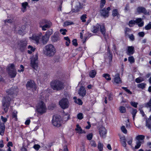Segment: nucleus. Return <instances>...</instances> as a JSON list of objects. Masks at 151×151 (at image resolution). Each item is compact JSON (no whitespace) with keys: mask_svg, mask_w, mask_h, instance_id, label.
I'll use <instances>...</instances> for the list:
<instances>
[{"mask_svg":"<svg viewBox=\"0 0 151 151\" xmlns=\"http://www.w3.org/2000/svg\"><path fill=\"white\" fill-rule=\"evenodd\" d=\"M146 84L145 83H142L137 84V86L138 88L143 89L145 87Z\"/></svg>","mask_w":151,"mask_h":151,"instance_id":"31","label":"nucleus"},{"mask_svg":"<svg viewBox=\"0 0 151 151\" xmlns=\"http://www.w3.org/2000/svg\"><path fill=\"white\" fill-rule=\"evenodd\" d=\"M45 54L47 56L51 57L53 56L56 52V49L54 46L51 44H49L45 47Z\"/></svg>","mask_w":151,"mask_h":151,"instance_id":"3","label":"nucleus"},{"mask_svg":"<svg viewBox=\"0 0 151 151\" xmlns=\"http://www.w3.org/2000/svg\"><path fill=\"white\" fill-rule=\"evenodd\" d=\"M93 137V134L92 133L89 134L87 135V138L88 140H91Z\"/></svg>","mask_w":151,"mask_h":151,"instance_id":"55","label":"nucleus"},{"mask_svg":"<svg viewBox=\"0 0 151 151\" xmlns=\"http://www.w3.org/2000/svg\"><path fill=\"white\" fill-rule=\"evenodd\" d=\"M52 123L54 126L59 127L61 125V121L60 118L59 116H54L52 120Z\"/></svg>","mask_w":151,"mask_h":151,"instance_id":"9","label":"nucleus"},{"mask_svg":"<svg viewBox=\"0 0 151 151\" xmlns=\"http://www.w3.org/2000/svg\"><path fill=\"white\" fill-rule=\"evenodd\" d=\"M106 3L105 0H101L100 4V7L101 8H102L104 5Z\"/></svg>","mask_w":151,"mask_h":151,"instance_id":"51","label":"nucleus"},{"mask_svg":"<svg viewBox=\"0 0 151 151\" xmlns=\"http://www.w3.org/2000/svg\"><path fill=\"white\" fill-rule=\"evenodd\" d=\"M103 77L105 78V79L107 81H110L111 80V78L110 77V76L109 74L107 73H105L103 74Z\"/></svg>","mask_w":151,"mask_h":151,"instance_id":"34","label":"nucleus"},{"mask_svg":"<svg viewBox=\"0 0 151 151\" xmlns=\"http://www.w3.org/2000/svg\"><path fill=\"white\" fill-rule=\"evenodd\" d=\"M76 130L78 131V132L79 133H85V132L82 130L78 124L76 125V128L75 129Z\"/></svg>","mask_w":151,"mask_h":151,"instance_id":"22","label":"nucleus"},{"mask_svg":"<svg viewBox=\"0 0 151 151\" xmlns=\"http://www.w3.org/2000/svg\"><path fill=\"white\" fill-rule=\"evenodd\" d=\"M51 38L52 41L54 42H55L57 41L59 39V37H58L55 36H52Z\"/></svg>","mask_w":151,"mask_h":151,"instance_id":"37","label":"nucleus"},{"mask_svg":"<svg viewBox=\"0 0 151 151\" xmlns=\"http://www.w3.org/2000/svg\"><path fill=\"white\" fill-rule=\"evenodd\" d=\"M146 126L149 129L151 127V123L150 120L149 119H146Z\"/></svg>","mask_w":151,"mask_h":151,"instance_id":"32","label":"nucleus"},{"mask_svg":"<svg viewBox=\"0 0 151 151\" xmlns=\"http://www.w3.org/2000/svg\"><path fill=\"white\" fill-rule=\"evenodd\" d=\"M90 145L92 147H96L97 146V144L96 142L93 140H91L90 141Z\"/></svg>","mask_w":151,"mask_h":151,"instance_id":"41","label":"nucleus"},{"mask_svg":"<svg viewBox=\"0 0 151 151\" xmlns=\"http://www.w3.org/2000/svg\"><path fill=\"white\" fill-rule=\"evenodd\" d=\"M78 93L80 96L83 97L86 94V90L83 86H81L79 90Z\"/></svg>","mask_w":151,"mask_h":151,"instance_id":"16","label":"nucleus"},{"mask_svg":"<svg viewBox=\"0 0 151 151\" xmlns=\"http://www.w3.org/2000/svg\"><path fill=\"white\" fill-rule=\"evenodd\" d=\"M145 136L143 135H138L137 136L136 139L138 140V141H139L140 140H143L145 139Z\"/></svg>","mask_w":151,"mask_h":151,"instance_id":"35","label":"nucleus"},{"mask_svg":"<svg viewBox=\"0 0 151 151\" xmlns=\"http://www.w3.org/2000/svg\"><path fill=\"white\" fill-rule=\"evenodd\" d=\"M120 141L121 144L123 146L126 147V139L125 137H121L120 138Z\"/></svg>","mask_w":151,"mask_h":151,"instance_id":"21","label":"nucleus"},{"mask_svg":"<svg viewBox=\"0 0 151 151\" xmlns=\"http://www.w3.org/2000/svg\"><path fill=\"white\" fill-rule=\"evenodd\" d=\"M37 112L41 114L46 112L47 108L45 103L42 101L39 102L36 106Z\"/></svg>","mask_w":151,"mask_h":151,"instance_id":"5","label":"nucleus"},{"mask_svg":"<svg viewBox=\"0 0 151 151\" xmlns=\"http://www.w3.org/2000/svg\"><path fill=\"white\" fill-rule=\"evenodd\" d=\"M136 145L135 146V149H138L141 145V142L140 141H137L136 142Z\"/></svg>","mask_w":151,"mask_h":151,"instance_id":"43","label":"nucleus"},{"mask_svg":"<svg viewBox=\"0 0 151 151\" xmlns=\"http://www.w3.org/2000/svg\"><path fill=\"white\" fill-rule=\"evenodd\" d=\"M59 104L60 106L63 109L68 108L69 102L67 98H63L59 101Z\"/></svg>","mask_w":151,"mask_h":151,"instance_id":"8","label":"nucleus"},{"mask_svg":"<svg viewBox=\"0 0 151 151\" xmlns=\"http://www.w3.org/2000/svg\"><path fill=\"white\" fill-rule=\"evenodd\" d=\"M129 37L130 39L132 41H133L134 40V35L133 34H131L129 35Z\"/></svg>","mask_w":151,"mask_h":151,"instance_id":"62","label":"nucleus"},{"mask_svg":"<svg viewBox=\"0 0 151 151\" xmlns=\"http://www.w3.org/2000/svg\"><path fill=\"white\" fill-rule=\"evenodd\" d=\"M112 15L114 17H115L116 16L118 17V15H119L117 9H114L113 10L112 12Z\"/></svg>","mask_w":151,"mask_h":151,"instance_id":"30","label":"nucleus"},{"mask_svg":"<svg viewBox=\"0 0 151 151\" xmlns=\"http://www.w3.org/2000/svg\"><path fill=\"white\" fill-rule=\"evenodd\" d=\"M121 129L122 132L124 133L125 134H127V131L126 129L124 126H122L121 128Z\"/></svg>","mask_w":151,"mask_h":151,"instance_id":"50","label":"nucleus"},{"mask_svg":"<svg viewBox=\"0 0 151 151\" xmlns=\"http://www.w3.org/2000/svg\"><path fill=\"white\" fill-rule=\"evenodd\" d=\"M110 7H109L106 9L105 8L101 10L100 13L101 15L105 17H108L109 16V12L110 10Z\"/></svg>","mask_w":151,"mask_h":151,"instance_id":"11","label":"nucleus"},{"mask_svg":"<svg viewBox=\"0 0 151 151\" xmlns=\"http://www.w3.org/2000/svg\"><path fill=\"white\" fill-rule=\"evenodd\" d=\"M33 147L36 150H38L40 148V147L39 145L36 144Z\"/></svg>","mask_w":151,"mask_h":151,"instance_id":"59","label":"nucleus"},{"mask_svg":"<svg viewBox=\"0 0 151 151\" xmlns=\"http://www.w3.org/2000/svg\"><path fill=\"white\" fill-rule=\"evenodd\" d=\"M69 115L66 114L64 116L63 119L64 121H67L69 119Z\"/></svg>","mask_w":151,"mask_h":151,"instance_id":"49","label":"nucleus"},{"mask_svg":"<svg viewBox=\"0 0 151 151\" xmlns=\"http://www.w3.org/2000/svg\"><path fill=\"white\" fill-rule=\"evenodd\" d=\"M20 70L19 69L18 70V71L19 72H23L24 71V66L22 65H21L20 66Z\"/></svg>","mask_w":151,"mask_h":151,"instance_id":"61","label":"nucleus"},{"mask_svg":"<svg viewBox=\"0 0 151 151\" xmlns=\"http://www.w3.org/2000/svg\"><path fill=\"white\" fill-rule=\"evenodd\" d=\"M28 4L27 2H25L23 3L22 4V11L23 12H24L26 10V9L27 7L28 6Z\"/></svg>","mask_w":151,"mask_h":151,"instance_id":"28","label":"nucleus"},{"mask_svg":"<svg viewBox=\"0 0 151 151\" xmlns=\"http://www.w3.org/2000/svg\"><path fill=\"white\" fill-rule=\"evenodd\" d=\"M135 24V20H131L129 22V27H132L133 26V24Z\"/></svg>","mask_w":151,"mask_h":151,"instance_id":"45","label":"nucleus"},{"mask_svg":"<svg viewBox=\"0 0 151 151\" xmlns=\"http://www.w3.org/2000/svg\"><path fill=\"white\" fill-rule=\"evenodd\" d=\"M17 112H13L12 113V117L13 118H15V120L16 121L17 120Z\"/></svg>","mask_w":151,"mask_h":151,"instance_id":"57","label":"nucleus"},{"mask_svg":"<svg viewBox=\"0 0 151 151\" xmlns=\"http://www.w3.org/2000/svg\"><path fill=\"white\" fill-rule=\"evenodd\" d=\"M51 86L52 88L55 90H60L64 88L63 83L58 81H55L52 82Z\"/></svg>","mask_w":151,"mask_h":151,"instance_id":"4","label":"nucleus"},{"mask_svg":"<svg viewBox=\"0 0 151 151\" xmlns=\"http://www.w3.org/2000/svg\"><path fill=\"white\" fill-rule=\"evenodd\" d=\"M74 102L80 105H81L83 104L82 101L80 99H78L77 100H75Z\"/></svg>","mask_w":151,"mask_h":151,"instance_id":"54","label":"nucleus"},{"mask_svg":"<svg viewBox=\"0 0 151 151\" xmlns=\"http://www.w3.org/2000/svg\"><path fill=\"white\" fill-rule=\"evenodd\" d=\"M16 89L14 87H12L11 88L8 90L6 92L8 95L5 96L2 100V108L5 113L8 111L10 105L11 99L9 96H11L14 93Z\"/></svg>","mask_w":151,"mask_h":151,"instance_id":"1","label":"nucleus"},{"mask_svg":"<svg viewBox=\"0 0 151 151\" xmlns=\"http://www.w3.org/2000/svg\"><path fill=\"white\" fill-rule=\"evenodd\" d=\"M53 31L52 29H50L45 33L46 36L49 38L50 36L53 33Z\"/></svg>","mask_w":151,"mask_h":151,"instance_id":"26","label":"nucleus"},{"mask_svg":"<svg viewBox=\"0 0 151 151\" xmlns=\"http://www.w3.org/2000/svg\"><path fill=\"white\" fill-rule=\"evenodd\" d=\"M83 7L82 4L80 2H78L76 3V5L74 8L73 9V11L74 12H76L79 11Z\"/></svg>","mask_w":151,"mask_h":151,"instance_id":"13","label":"nucleus"},{"mask_svg":"<svg viewBox=\"0 0 151 151\" xmlns=\"http://www.w3.org/2000/svg\"><path fill=\"white\" fill-rule=\"evenodd\" d=\"M49 21L45 19H42L40 21L39 23L40 27H42L46 24H47Z\"/></svg>","mask_w":151,"mask_h":151,"instance_id":"23","label":"nucleus"},{"mask_svg":"<svg viewBox=\"0 0 151 151\" xmlns=\"http://www.w3.org/2000/svg\"><path fill=\"white\" fill-rule=\"evenodd\" d=\"M128 61L131 63H133L134 62V59L133 56L129 57L128 58Z\"/></svg>","mask_w":151,"mask_h":151,"instance_id":"46","label":"nucleus"},{"mask_svg":"<svg viewBox=\"0 0 151 151\" xmlns=\"http://www.w3.org/2000/svg\"><path fill=\"white\" fill-rule=\"evenodd\" d=\"M27 88L28 89L31 88L33 90H36V86L34 82L31 80L27 81L26 85Z\"/></svg>","mask_w":151,"mask_h":151,"instance_id":"12","label":"nucleus"},{"mask_svg":"<svg viewBox=\"0 0 151 151\" xmlns=\"http://www.w3.org/2000/svg\"><path fill=\"white\" fill-rule=\"evenodd\" d=\"M119 109L121 113H125L126 111L125 108L123 106L120 107Z\"/></svg>","mask_w":151,"mask_h":151,"instance_id":"36","label":"nucleus"},{"mask_svg":"<svg viewBox=\"0 0 151 151\" xmlns=\"http://www.w3.org/2000/svg\"><path fill=\"white\" fill-rule=\"evenodd\" d=\"M73 45L74 46H77L78 45L77 40L76 39H74L72 41Z\"/></svg>","mask_w":151,"mask_h":151,"instance_id":"60","label":"nucleus"},{"mask_svg":"<svg viewBox=\"0 0 151 151\" xmlns=\"http://www.w3.org/2000/svg\"><path fill=\"white\" fill-rule=\"evenodd\" d=\"M83 118V114L82 113H80L77 115V118L80 120L82 119Z\"/></svg>","mask_w":151,"mask_h":151,"instance_id":"53","label":"nucleus"},{"mask_svg":"<svg viewBox=\"0 0 151 151\" xmlns=\"http://www.w3.org/2000/svg\"><path fill=\"white\" fill-rule=\"evenodd\" d=\"M107 51L108 52V56L110 60H111L112 59V54L111 53L109 48V47H108L107 49Z\"/></svg>","mask_w":151,"mask_h":151,"instance_id":"39","label":"nucleus"},{"mask_svg":"<svg viewBox=\"0 0 151 151\" xmlns=\"http://www.w3.org/2000/svg\"><path fill=\"white\" fill-rule=\"evenodd\" d=\"M60 32L62 34L64 35H65L66 32H67V30L66 29H62L60 30Z\"/></svg>","mask_w":151,"mask_h":151,"instance_id":"56","label":"nucleus"},{"mask_svg":"<svg viewBox=\"0 0 151 151\" xmlns=\"http://www.w3.org/2000/svg\"><path fill=\"white\" fill-rule=\"evenodd\" d=\"M74 23L73 22L70 21H66L64 23V26H67L68 25L73 24Z\"/></svg>","mask_w":151,"mask_h":151,"instance_id":"33","label":"nucleus"},{"mask_svg":"<svg viewBox=\"0 0 151 151\" xmlns=\"http://www.w3.org/2000/svg\"><path fill=\"white\" fill-rule=\"evenodd\" d=\"M87 18L86 15V14L83 15L81 17V20L82 22H85L86 21V19Z\"/></svg>","mask_w":151,"mask_h":151,"instance_id":"42","label":"nucleus"},{"mask_svg":"<svg viewBox=\"0 0 151 151\" xmlns=\"http://www.w3.org/2000/svg\"><path fill=\"white\" fill-rule=\"evenodd\" d=\"M5 130V127L3 126L1 127V130L0 129V135L2 136L4 135V133Z\"/></svg>","mask_w":151,"mask_h":151,"instance_id":"48","label":"nucleus"},{"mask_svg":"<svg viewBox=\"0 0 151 151\" xmlns=\"http://www.w3.org/2000/svg\"><path fill=\"white\" fill-rule=\"evenodd\" d=\"M114 79V82L116 83H121L119 77V74L118 73H117L115 75Z\"/></svg>","mask_w":151,"mask_h":151,"instance_id":"18","label":"nucleus"},{"mask_svg":"<svg viewBox=\"0 0 151 151\" xmlns=\"http://www.w3.org/2000/svg\"><path fill=\"white\" fill-rule=\"evenodd\" d=\"M101 32L104 35H105L106 30L104 26V25H100V27Z\"/></svg>","mask_w":151,"mask_h":151,"instance_id":"27","label":"nucleus"},{"mask_svg":"<svg viewBox=\"0 0 151 151\" xmlns=\"http://www.w3.org/2000/svg\"><path fill=\"white\" fill-rule=\"evenodd\" d=\"M2 121L4 122V123H5L7 121V119L6 118L4 117L3 116H1V117Z\"/></svg>","mask_w":151,"mask_h":151,"instance_id":"64","label":"nucleus"},{"mask_svg":"<svg viewBox=\"0 0 151 151\" xmlns=\"http://www.w3.org/2000/svg\"><path fill=\"white\" fill-rule=\"evenodd\" d=\"M27 44L26 39H23L20 40L18 42V47L21 51L23 52L26 48Z\"/></svg>","mask_w":151,"mask_h":151,"instance_id":"7","label":"nucleus"},{"mask_svg":"<svg viewBox=\"0 0 151 151\" xmlns=\"http://www.w3.org/2000/svg\"><path fill=\"white\" fill-rule=\"evenodd\" d=\"M51 26V23L50 22V21H49L47 23V24H46L43 26V27H42L41 28L42 30L45 31L47 29L50 27Z\"/></svg>","mask_w":151,"mask_h":151,"instance_id":"19","label":"nucleus"},{"mask_svg":"<svg viewBox=\"0 0 151 151\" xmlns=\"http://www.w3.org/2000/svg\"><path fill=\"white\" fill-rule=\"evenodd\" d=\"M137 111L136 109H133L131 113L132 115L133 120H134L135 116L137 113Z\"/></svg>","mask_w":151,"mask_h":151,"instance_id":"38","label":"nucleus"},{"mask_svg":"<svg viewBox=\"0 0 151 151\" xmlns=\"http://www.w3.org/2000/svg\"><path fill=\"white\" fill-rule=\"evenodd\" d=\"M9 74L11 78L15 77L17 74L16 70H9Z\"/></svg>","mask_w":151,"mask_h":151,"instance_id":"20","label":"nucleus"},{"mask_svg":"<svg viewBox=\"0 0 151 151\" xmlns=\"http://www.w3.org/2000/svg\"><path fill=\"white\" fill-rule=\"evenodd\" d=\"M145 29L147 30H149L151 29V22H150L145 27Z\"/></svg>","mask_w":151,"mask_h":151,"instance_id":"44","label":"nucleus"},{"mask_svg":"<svg viewBox=\"0 0 151 151\" xmlns=\"http://www.w3.org/2000/svg\"><path fill=\"white\" fill-rule=\"evenodd\" d=\"M96 71L95 70H91L89 73V76L91 78H94L96 74Z\"/></svg>","mask_w":151,"mask_h":151,"instance_id":"29","label":"nucleus"},{"mask_svg":"<svg viewBox=\"0 0 151 151\" xmlns=\"http://www.w3.org/2000/svg\"><path fill=\"white\" fill-rule=\"evenodd\" d=\"M143 81H144V79L142 77H139L135 79V82L137 83H139Z\"/></svg>","mask_w":151,"mask_h":151,"instance_id":"40","label":"nucleus"},{"mask_svg":"<svg viewBox=\"0 0 151 151\" xmlns=\"http://www.w3.org/2000/svg\"><path fill=\"white\" fill-rule=\"evenodd\" d=\"M130 104L131 106H133V107L136 108L137 107V105L138 104V103L137 102H135L134 101H131L130 102Z\"/></svg>","mask_w":151,"mask_h":151,"instance_id":"47","label":"nucleus"},{"mask_svg":"<svg viewBox=\"0 0 151 151\" xmlns=\"http://www.w3.org/2000/svg\"><path fill=\"white\" fill-rule=\"evenodd\" d=\"M134 47L133 46H128L127 51L126 52L127 54L128 55H132L134 52Z\"/></svg>","mask_w":151,"mask_h":151,"instance_id":"15","label":"nucleus"},{"mask_svg":"<svg viewBox=\"0 0 151 151\" xmlns=\"http://www.w3.org/2000/svg\"><path fill=\"white\" fill-rule=\"evenodd\" d=\"M99 132L100 135L101 137L103 138L105 137L106 131L104 127H101L99 129Z\"/></svg>","mask_w":151,"mask_h":151,"instance_id":"14","label":"nucleus"},{"mask_svg":"<svg viewBox=\"0 0 151 151\" xmlns=\"http://www.w3.org/2000/svg\"><path fill=\"white\" fill-rule=\"evenodd\" d=\"M100 27V25L98 24L94 26L93 27V29L92 32L95 33H96L99 30Z\"/></svg>","mask_w":151,"mask_h":151,"instance_id":"24","label":"nucleus"},{"mask_svg":"<svg viewBox=\"0 0 151 151\" xmlns=\"http://www.w3.org/2000/svg\"><path fill=\"white\" fill-rule=\"evenodd\" d=\"M30 38L33 40L35 41L37 44L42 42L43 44H45L48 42L49 38L45 35L42 37L40 35H33Z\"/></svg>","mask_w":151,"mask_h":151,"instance_id":"2","label":"nucleus"},{"mask_svg":"<svg viewBox=\"0 0 151 151\" xmlns=\"http://www.w3.org/2000/svg\"><path fill=\"white\" fill-rule=\"evenodd\" d=\"M28 48L29 49H30L31 50V52H30V51L28 50V52L29 53H30L31 52H34L35 50V49L33 48L32 46L30 45H29L28 46Z\"/></svg>","mask_w":151,"mask_h":151,"instance_id":"58","label":"nucleus"},{"mask_svg":"<svg viewBox=\"0 0 151 151\" xmlns=\"http://www.w3.org/2000/svg\"><path fill=\"white\" fill-rule=\"evenodd\" d=\"M98 148L99 151H103V145L100 141L98 142L97 146Z\"/></svg>","mask_w":151,"mask_h":151,"instance_id":"25","label":"nucleus"},{"mask_svg":"<svg viewBox=\"0 0 151 151\" xmlns=\"http://www.w3.org/2000/svg\"><path fill=\"white\" fill-rule=\"evenodd\" d=\"M137 11L139 14L142 13L145 15H149L150 14L149 12L147 11L145 8L142 6L138 7L137 8Z\"/></svg>","mask_w":151,"mask_h":151,"instance_id":"10","label":"nucleus"},{"mask_svg":"<svg viewBox=\"0 0 151 151\" xmlns=\"http://www.w3.org/2000/svg\"><path fill=\"white\" fill-rule=\"evenodd\" d=\"M38 55L36 54L32 57L31 59L30 65L33 69L37 70L38 67Z\"/></svg>","mask_w":151,"mask_h":151,"instance_id":"6","label":"nucleus"},{"mask_svg":"<svg viewBox=\"0 0 151 151\" xmlns=\"http://www.w3.org/2000/svg\"><path fill=\"white\" fill-rule=\"evenodd\" d=\"M136 24L139 27H142L144 25V22L141 18H137L135 20Z\"/></svg>","mask_w":151,"mask_h":151,"instance_id":"17","label":"nucleus"},{"mask_svg":"<svg viewBox=\"0 0 151 151\" xmlns=\"http://www.w3.org/2000/svg\"><path fill=\"white\" fill-rule=\"evenodd\" d=\"M4 22L5 24L7 22L12 23V20L11 19H6L4 20Z\"/></svg>","mask_w":151,"mask_h":151,"instance_id":"63","label":"nucleus"},{"mask_svg":"<svg viewBox=\"0 0 151 151\" xmlns=\"http://www.w3.org/2000/svg\"><path fill=\"white\" fill-rule=\"evenodd\" d=\"M128 140L127 141V143L129 145H131L132 142V138L131 137H128Z\"/></svg>","mask_w":151,"mask_h":151,"instance_id":"52","label":"nucleus"}]
</instances>
